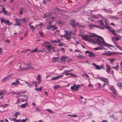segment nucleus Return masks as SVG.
I'll use <instances>...</instances> for the list:
<instances>
[{"instance_id": "8fccbe9b", "label": "nucleus", "mask_w": 122, "mask_h": 122, "mask_svg": "<svg viewBox=\"0 0 122 122\" xmlns=\"http://www.w3.org/2000/svg\"><path fill=\"white\" fill-rule=\"evenodd\" d=\"M28 120V119L26 118L25 119H23L21 120V122H26Z\"/></svg>"}, {"instance_id": "4d7b16f0", "label": "nucleus", "mask_w": 122, "mask_h": 122, "mask_svg": "<svg viewBox=\"0 0 122 122\" xmlns=\"http://www.w3.org/2000/svg\"><path fill=\"white\" fill-rule=\"evenodd\" d=\"M5 93L4 91H1L0 92V96L2 95Z\"/></svg>"}, {"instance_id": "aec40b11", "label": "nucleus", "mask_w": 122, "mask_h": 122, "mask_svg": "<svg viewBox=\"0 0 122 122\" xmlns=\"http://www.w3.org/2000/svg\"><path fill=\"white\" fill-rule=\"evenodd\" d=\"M109 89L110 90L112 91L113 94L115 95L116 94L117 92L114 86H112L109 87Z\"/></svg>"}, {"instance_id": "37998d69", "label": "nucleus", "mask_w": 122, "mask_h": 122, "mask_svg": "<svg viewBox=\"0 0 122 122\" xmlns=\"http://www.w3.org/2000/svg\"><path fill=\"white\" fill-rule=\"evenodd\" d=\"M70 75L71 76L74 77L76 78L77 77V76L76 75L74 74L71 73Z\"/></svg>"}, {"instance_id": "774afa93", "label": "nucleus", "mask_w": 122, "mask_h": 122, "mask_svg": "<svg viewBox=\"0 0 122 122\" xmlns=\"http://www.w3.org/2000/svg\"><path fill=\"white\" fill-rule=\"evenodd\" d=\"M16 122H20V121H21V120L19 119L18 120H16Z\"/></svg>"}, {"instance_id": "c85d7f7f", "label": "nucleus", "mask_w": 122, "mask_h": 122, "mask_svg": "<svg viewBox=\"0 0 122 122\" xmlns=\"http://www.w3.org/2000/svg\"><path fill=\"white\" fill-rule=\"evenodd\" d=\"M114 43L115 45L116 46L118 49L121 50V51H122V48L120 46H118L117 43L115 42V41H114Z\"/></svg>"}, {"instance_id": "20e7f679", "label": "nucleus", "mask_w": 122, "mask_h": 122, "mask_svg": "<svg viewBox=\"0 0 122 122\" xmlns=\"http://www.w3.org/2000/svg\"><path fill=\"white\" fill-rule=\"evenodd\" d=\"M80 87L81 85H78L76 86V84H75L73 86L71 87V89L72 91L74 92L77 91L78 89Z\"/></svg>"}, {"instance_id": "473e14b6", "label": "nucleus", "mask_w": 122, "mask_h": 122, "mask_svg": "<svg viewBox=\"0 0 122 122\" xmlns=\"http://www.w3.org/2000/svg\"><path fill=\"white\" fill-rule=\"evenodd\" d=\"M42 88L43 87L41 86L40 88H36L35 89V90L37 92H38L39 91L41 92Z\"/></svg>"}, {"instance_id": "6ab92c4d", "label": "nucleus", "mask_w": 122, "mask_h": 122, "mask_svg": "<svg viewBox=\"0 0 122 122\" xmlns=\"http://www.w3.org/2000/svg\"><path fill=\"white\" fill-rule=\"evenodd\" d=\"M88 26L89 27V29L90 30L93 29L94 27H98V26L95 25H93L92 24L88 25Z\"/></svg>"}, {"instance_id": "7ed1b4c3", "label": "nucleus", "mask_w": 122, "mask_h": 122, "mask_svg": "<svg viewBox=\"0 0 122 122\" xmlns=\"http://www.w3.org/2000/svg\"><path fill=\"white\" fill-rule=\"evenodd\" d=\"M50 43L49 42L46 41L44 42L43 43V45L46 46V49L48 51H50L53 48V46L50 45Z\"/></svg>"}, {"instance_id": "58836bf2", "label": "nucleus", "mask_w": 122, "mask_h": 122, "mask_svg": "<svg viewBox=\"0 0 122 122\" xmlns=\"http://www.w3.org/2000/svg\"><path fill=\"white\" fill-rule=\"evenodd\" d=\"M20 113L19 112H16L14 114L13 116L17 117H18V115H20Z\"/></svg>"}, {"instance_id": "39448f33", "label": "nucleus", "mask_w": 122, "mask_h": 122, "mask_svg": "<svg viewBox=\"0 0 122 122\" xmlns=\"http://www.w3.org/2000/svg\"><path fill=\"white\" fill-rule=\"evenodd\" d=\"M26 65L27 66V67L23 68L20 71H25L30 69H34L35 68L34 67L32 66V64L31 63L27 64H26Z\"/></svg>"}, {"instance_id": "13d9d810", "label": "nucleus", "mask_w": 122, "mask_h": 122, "mask_svg": "<svg viewBox=\"0 0 122 122\" xmlns=\"http://www.w3.org/2000/svg\"><path fill=\"white\" fill-rule=\"evenodd\" d=\"M51 41L52 43H57V41L56 40H51Z\"/></svg>"}, {"instance_id": "0e129e2a", "label": "nucleus", "mask_w": 122, "mask_h": 122, "mask_svg": "<svg viewBox=\"0 0 122 122\" xmlns=\"http://www.w3.org/2000/svg\"><path fill=\"white\" fill-rule=\"evenodd\" d=\"M40 34L41 36L43 37L44 36V35H43V34L41 32H40Z\"/></svg>"}, {"instance_id": "cd10ccee", "label": "nucleus", "mask_w": 122, "mask_h": 122, "mask_svg": "<svg viewBox=\"0 0 122 122\" xmlns=\"http://www.w3.org/2000/svg\"><path fill=\"white\" fill-rule=\"evenodd\" d=\"M69 72L68 70H64L62 74H65V75L66 76H68V75H70L71 73H69Z\"/></svg>"}, {"instance_id": "e433bc0d", "label": "nucleus", "mask_w": 122, "mask_h": 122, "mask_svg": "<svg viewBox=\"0 0 122 122\" xmlns=\"http://www.w3.org/2000/svg\"><path fill=\"white\" fill-rule=\"evenodd\" d=\"M37 82L36 81H34L32 82V84L34 86L36 87H37Z\"/></svg>"}, {"instance_id": "9d476101", "label": "nucleus", "mask_w": 122, "mask_h": 122, "mask_svg": "<svg viewBox=\"0 0 122 122\" xmlns=\"http://www.w3.org/2000/svg\"><path fill=\"white\" fill-rule=\"evenodd\" d=\"M85 53L86 54H88V56L91 57H95L96 55L92 52L89 51H85Z\"/></svg>"}, {"instance_id": "5fc2aeb1", "label": "nucleus", "mask_w": 122, "mask_h": 122, "mask_svg": "<svg viewBox=\"0 0 122 122\" xmlns=\"http://www.w3.org/2000/svg\"><path fill=\"white\" fill-rule=\"evenodd\" d=\"M46 110L50 113H53V112L51 110H50V109H46Z\"/></svg>"}, {"instance_id": "bf43d9fd", "label": "nucleus", "mask_w": 122, "mask_h": 122, "mask_svg": "<svg viewBox=\"0 0 122 122\" xmlns=\"http://www.w3.org/2000/svg\"><path fill=\"white\" fill-rule=\"evenodd\" d=\"M58 45L59 46H63V44L62 43H60L58 44Z\"/></svg>"}, {"instance_id": "6e6d98bb", "label": "nucleus", "mask_w": 122, "mask_h": 122, "mask_svg": "<svg viewBox=\"0 0 122 122\" xmlns=\"http://www.w3.org/2000/svg\"><path fill=\"white\" fill-rule=\"evenodd\" d=\"M51 26L50 25L49 26H48L46 28V29H47L48 30L49 29H51Z\"/></svg>"}, {"instance_id": "bb28decb", "label": "nucleus", "mask_w": 122, "mask_h": 122, "mask_svg": "<svg viewBox=\"0 0 122 122\" xmlns=\"http://www.w3.org/2000/svg\"><path fill=\"white\" fill-rule=\"evenodd\" d=\"M40 51H42V50H39L37 49V48H36L34 50L31 51V53H35L36 52H40Z\"/></svg>"}, {"instance_id": "5701e85b", "label": "nucleus", "mask_w": 122, "mask_h": 122, "mask_svg": "<svg viewBox=\"0 0 122 122\" xmlns=\"http://www.w3.org/2000/svg\"><path fill=\"white\" fill-rule=\"evenodd\" d=\"M71 23L73 27H75L78 24V23L77 22L76 23L75 21L74 20H71Z\"/></svg>"}, {"instance_id": "1a4fd4ad", "label": "nucleus", "mask_w": 122, "mask_h": 122, "mask_svg": "<svg viewBox=\"0 0 122 122\" xmlns=\"http://www.w3.org/2000/svg\"><path fill=\"white\" fill-rule=\"evenodd\" d=\"M99 79L101 81L106 83V85H108L109 84L108 79L106 78H104L101 77H99Z\"/></svg>"}, {"instance_id": "49530a36", "label": "nucleus", "mask_w": 122, "mask_h": 122, "mask_svg": "<svg viewBox=\"0 0 122 122\" xmlns=\"http://www.w3.org/2000/svg\"><path fill=\"white\" fill-rule=\"evenodd\" d=\"M11 121H15L16 120V118H10L9 119Z\"/></svg>"}, {"instance_id": "72a5a7b5", "label": "nucleus", "mask_w": 122, "mask_h": 122, "mask_svg": "<svg viewBox=\"0 0 122 122\" xmlns=\"http://www.w3.org/2000/svg\"><path fill=\"white\" fill-rule=\"evenodd\" d=\"M27 104V102H26L24 104H21L20 106L21 107L24 108L26 107V105Z\"/></svg>"}, {"instance_id": "4c0bfd02", "label": "nucleus", "mask_w": 122, "mask_h": 122, "mask_svg": "<svg viewBox=\"0 0 122 122\" xmlns=\"http://www.w3.org/2000/svg\"><path fill=\"white\" fill-rule=\"evenodd\" d=\"M41 75H38L37 76V80L39 81H41Z\"/></svg>"}, {"instance_id": "a211bd4d", "label": "nucleus", "mask_w": 122, "mask_h": 122, "mask_svg": "<svg viewBox=\"0 0 122 122\" xmlns=\"http://www.w3.org/2000/svg\"><path fill=\"white\" fill-rule=\"evenodd\" d=\"M25 9L23 7H21L19 11V13L20 15H22L23 12L25 11Z\"/></svg>"}, {"instance_id": "f704fd0d", "label": "nucleus", "mask_w": 122, "mask_h": 122, "mask_svg": "<svg viewBox=\"0 0 122 122\" xmlns=\"http://www.w3.org/2000/svg\"><path fill=\"white\" fill-rule=\"evenodd\" d=\"M59 58V57H54L53 58L52 60L54 62H56L57 61Z\"/></svg>"}, {"instance_id": "f257e3e1", "label": "nucleus", "mask_w": 122, "mask_h": 122, "mask_svg": "<svg viewBox=\"0 0 122 122\" xmlns=\"http://www.w3.org/2000/svg\"><path fill=\"white\" fill-rule=\"evenodd\" d=\"M96 36V34H92L90 35H86L82 36V38L84 40L91 43L97 44L99 46L102 47L104 46L105 47H113V46L111 44H107L103 38L101 37L98 38H93V37Z\"/></svg>"}, {"instance_id": "f03ea898", "label": "nucleus", "mask_w": 122, "mask_h": 122, "mask_svg": "<svg viewBox=\"0 0 122 122\" xmlns=\"http://www.w3.org/2000/svg\"><path fill=\"white\" fill-rule=\"evenodd\" d=\"M17 98H18L17 99V102L16 103V104H18L19 102V100H20L22 102H26L27 99L28 97L26 95L24 96L18 95L17 96Z\"/></svg>"}, {"instance_id": "4be33fe9", "label": "nucleus", "mask_w": 122, "mask_h": 122, "mask_svg": "<svg viewBox=\"0 0 122 122\" xmlns=\"http://www.w3.org/2000/svg\"><path fill=\"white\" fill-rule=\"evenodd\" d=\"M20 84V83L18 79H16V82H13L11 84V85H17Z\"/></svg>"}, {"instance_id": "412c9836", "label": "nucleus", "mask_w": 122, "mask_h": 122, "mask_svg": "<svg viewBox=\"0 0 122 122\" xmlns=\"http://www.w3.org/2000/svg\"><path fill=\"white\" fill-rule=\"evenodd\" d=\"M68 57L65 56H63L60 58V60L63 62H64L66 60V59H67Z\"/></svg>"}, {"instance_id": "c03bdc74", "label": "nucleus", "mask_w": 122, "mask_h": 122, "mask_svg": "<svg viewBox=\"0 0 122 122\" xmlns=\"http://www.w3.org/2000/svg\"><path fill=\"white\" fill-rule=\"evenodd\" d=\"M117 85L119 87H122V83L121 82H118L117 83Z\"/></svg>"}, {"instance_id": "2f4dec72", "label": "nucleus", "mask_w": 122, "mask_h": 122, "mask_svg": "<svg viewBox=\"0 0 122 122\" xmlns=\"http://www.w3.org/2000/svg\"><path fill=\"white\" fill-rule=\"evenodd\" d=\"M44 16L43 17V18H45L46 17L47 18V19H50V15L49 14L48 15H46V14H45L44 15Z\"/></svg>"}, {"instance_id": "dca6fc26", "label": "nucleus", "mask_w": 122, "mask_h": 122, "mask_svg": "<svg viewBox=\"0 0 122 122\" xmlns=\"http://www.w3.org/2000/svg\"><path fill=\"white\" fill-rule=\"evenodd\" d=\"M2 11L3 12L4 14L5 15H10L11 14V13L10 12H8L6 11L5 10V8L4 7H3L2 9Z\"/></svg>"}, {"instance_id": "423d86ee", "label": "nucleus", "mask_w": 122, "mask_h": 122, "mask_svg": "<svg viewBox=\"0 0 122 122\" xmlns=\"http://www.w3.org/2000/svg\"><path fill=\"white\" fill-rule=\"evenodd\" d=\"M92 64L95 67V68L97 70H100L101 69L105 70V68L103 65H102L100 66H99L98 65H96L94 63H92Z\"/></svg>"}, {"instance_id": "a878e982", "label": "nucleus", "mask_w": 122, "mask_h": 122, "mask_svg": "<svg viewBox=\"0 0 122 122\" xmlns=\"http://www.w3.org/2000/svg\"><path fill=\"white\" fill-rule=\"evenodd\" d=\"M116 64V66L113 67L112 68L116 70H118L119 68V65L118 63H115Z\"/></svg>"}, {"instance_id": "2eb2a0df", "label": "nucleus", "mask_w": 122, "mask_h": 122, "mask_svg": "<svg viewBox=\"0 0 122 122\" xmlns=\"http://www.w3.org/2000/svg\"><path fill=\"white\" fill-rule=\"evenodd\" d=\"M11 76V75H8L6 77L4 78L3 79H2V81H6L9 80Z\"/></svg>"}, {"instance_id": "c9c22d12", "label": "nucleus", "mask_w": 122, "mask_h": 122, "mask_svg": "<svg viewBox=\"0 0 122 122\" xmlns=\"http://www.w3.org/2000/svg\"><path fill=\"white\" fill-rule=\"evenodd\" d=\"M120 36L118 35V36H116L115 37V40L116 41H118L119 40L121 39V38L120 37Z\"/></svg>"}, {"instance_id": "4468645a", "label": "nucleus", "mask_w": 122, "mask_h": 122, "mask_svg": "<svg viewBox=\"0 0 122 122\" xmlns=\"http://www.w3.org/2000/svg\"><path fill=\"white\" fill-rule=\"evenodd\" d=\"M63 76V75H58V76H56L55 77H54L53 78H51V80H57L60 78H62Z\"/></svg>"}, {"instance_id": "a19ab883", "label": "nucleus", "mask_w": 122, "mask_h": 122, "mask_svg": "<svg viewBox=\"0 0 122 122\" xmlns=\"http://www.w3.org/2000/svg\"><path fill=\"white\" fill-rule=\"evenodd\" d=\"M61 86H60L59 85H56L55 86H54L53 88L54 90H56L58 89V88L60 87Z\"/></svg>"}, {"instance_id": "a18cd8bd", "label": "nucleus", "mask_w": 122, "mask_h": 122, "mask_svg": "<svg viewBox=\"0 0 122 122\" xmlns=\"http://www.w3.org/2000/svg\"><path fill=\"white\" fill-rule=\"evenodd\" d=\"M108 60L109 61L111 62H114L116 60L114 58H113L111 59H109Z\"/></svg>"}, {"instance_id": "ea45409f", "label": "nucleus", "mask_w": 122, "mask_h": 122, "mask_svg": "<svg viewBox=\"0 0 122 122\" xmlns=\"http://www.w3.org/2000/svg\"><path fill=\"white\" fill-rule=\"evenodd\" d=\"M25 82L27 85L28 86L30 87H32V86L31 84H30L29 82L27 81H25Z\"/></svg>"}, {"instance_id": "0eeeda50", "label": "nucleus", "mask_w": 122, "mask_h": 122, "mask_svg": "<svg viewBox=\"0 0 122 122\" xmlns=\"http://www.w3.org/2000/svg\"><path fill=\"white\" fill-rule=\"evenodd\" d=\"M65 32L66 34L65 37H66V39L67 40H70L71 38V31L68 32L67 31H65Z\"/></svg>"}, {"instance_id": "6e6552de", "label": "nucleus", "mask_w": 122, "mask_h": 122, "mask_svg": "<svg viewBox=\"0 0 122 122\" xmlns=\"http://www.w3.org/2000/svg\"><path fill=\"white\" fill-rule=\"evenodd\" d=\"M3 23H4L5 24H7L8 25H10L12 24V23H10V21L7 20H6L3 18L1 19V23L2 24Z\"/></svg>"}, {"instance_id": "7c9ffc66", "label": "nucleus", "mask_w": 122, "mask_h": 122, "mask_svg": "<svg viewBox=\"0 0 122 122\" xmlns=\"http://www.w3.org/2000/svg\"><path fill=\"white\" fill-rule=\"evenodd\" d=\"M23 93H24V92H15L14 91H12V92H10L11 94H20Z\"/></svg>"}, {"instance_id": "052dcab7", "label": "nucleus", "mask_w": 122, "mask_h": 122, "mask_svg": "<svg viewBox=\"0 0 122 122\" xmlns=\"http://www.w3.org/2000/svg\"><path fill=\"white\" fill-rule=\"evenodd\" d=\"M25 18H24L22 20L23 21V22H25V23L26 22V20H25Z\"/></svg>"}, {"instance_id": "680f3d73", "label": "nucleus", "mask_w": 122, "mask_h": 122, "mask_svg": "<svg viewBox=\"0 0 122 122\" xmlns=\"http://www.w3.org/2000/svg\"><path fill=\"white\" fill-rule=\"evenodd\" d=\"M71 32V35H74L75 34V32Z\"/></svg>"}, {"instance_id": "69168bd1", "label": "nucleus", "mask_w": 122, "mask_h": 122, "mask_svg": "<svg viewBox=\"0 0 122 122\" xmlns=\"http://www.w3.org/2000/svg\"><path fill=\"white\" fill-rule=\"evenodd\" d=\"M104 11L105 12H107V13L108 12L107 10L106 9H104Z\"/></svg>"}, {"instance_id": "f3484780", "label": "nucleus", "mask_w": 122, "mask_h": 122, "mask_svg": "<svg viewBox=\"0 0 122 122\" xmlns=\"http://www.w3.org/2000/svg\"><path fill=\"white\" fill-rule=\"evenodd\" d=\"M112 53L110 51H106L104 53L102 54V55H107V56H111L112 55Z\"/></svg>"}, {"instance_id": "c756f323", "label": "nucleus", "mask_w": 122, "mask_h": 122, "mask_svg": "<svg viewBox=\"0 0 122 122\" xmlns=\"http://www.w3.org/2000/svg\"><path fill=\"white\" fill-rule=\"evenodd\" d=\"M92 17L95 19H98L100 17H101V15H92Z\"/></svg>"}, {"instance_id": "3c124183", "label": "nucleus", "mask_w": 122, "mask_h": 122, "mask_svg": "<svg viewBox=\"0 0 122 122\" xmlns=\"http://www.w3.org/2000/svg\"><path fill=\"white\" fill-rule=\"evenodd\" d=\"M37 26L34 27L33 25H31L30 26V28H31V29L32 30V31L35 28H36Z\"/></svg>"}, {"instance_id": "393cba45", "label": "nucleus", "mask_w": 122, "mask_h": 122, "mask_svg": "<svg viewBox=\"0 0 122 122\" xmlns=\"http://www.w3.org/2000/svg\"><path fill=\"white\" fill-rule=\"evenodd\" d=\"M76 57L79 59H84L85 58V57L84 56L80 54H79V55L77 56Z\"/></svg>"}, {"instance_id": "09e8293b", "label": "nucleus", "mask_w": 122, "mask_h": 122, "mask_svg": "<svg viewBox=\"0 0 122 122\" xmlns=\"http://www.w3.org/2000/svg\"><path fill=\"white\" fill-rule=\"evenodd\" d=\"M102 48L100 47H97L95 48L94 49V50H100Z\"/></svg>"}, {"instance_id": "f8f14e48", "label": "nucleus", "mask_w": 122, "mask_h": 122, "mask_svg": "<svg viewBox=\"0 0 122 122\" xmlns=\"http://www.w3.org/2000/svg\"><path fill=\"white\" fill-rule=\"evenodd\" d=\"M98 22L100 24V26H98L97 28L101 29H103L104 28V27L103 26V24L101 20H99L98 21Z\"/></svg>"}, {"instance_id": "b1692460", "label": "nucleus", "mask_w": 122, "mask_h": 122, "mask_svg": "<svg viewBox=\"0 0 122 122\" xmlns=\"http://www.w3.org/2000/svg\"><path fill=\"white\" fill-rule=\"evenodd\" d=\"M106 66L107 68L106 71L108 73H109L111 70V68L109 65L107 64L106 65Z\"/></svg>"}, {"instance_id": "ddd939ff", "label": "nucleus", "mask_w": 122, "mask_h": 122, "mask_svg": "<svg viewBox=\"0 0 122 122\" xmlns=\"http://www.w3.org/2000/svg\"><path fill=\"white\" fill-rule=\"evenodd\" d=\"M106 28H107L113 34L114 36H115L117 34V33H116L115 31L113 29H110L108 26L105 27Z\"/></svg>"}, {"instance_id": "de8ad7c7", "label": "nucleus", "mask_w": 122, "mask_h": 122, "mask_svg": "<svg viewBox=\"0 0 122 122\" xmlns=\"http://www.w3.org/2000/svg\"><path fill=\"white\" fill-rule=\"evenodd\" d=\"M71 116L74 117H78L77 114H75L73 115H71Z\"/></svg>"}, {"instance_id": "603ef678", "label": "nucleus", "mask_w": 122, "mask_h": 122, "mask_svg": "<svg viewBox=\"0 0 122 122\" xmlns=\"http://www.w3.org/2000/svg\"><path fill=\"white\" fill-rule=\"evenodd\" d=\"M8 105V104H6L4 105H3L1 106H0V107H5L6 106H7Z\"/></svg>"}, {"instance_id": "338daca9", "label": "nucleus", "mask_w": 122, "mask_h": 122, "mask_svg": "<svg viewBox=\"0 0 122 122\" xmlns=\"http://www.w3.org/2000/svg\"><path fill=\"white\" fill-rule=\"evenodd\" d=\"M39 25H40V26L41 27L43 25H44L43 24V23H40L39 24Z\"/></svg>"}, {"instance_id": "79ce46f5", "label": "nucleus", "mask_w": 122, "mask_h": 122, "mask_svg": "<svg viewBox=\"0 0 122 122\" xmlns=\"http://www.w3.org/2000/svg\"><path fill=\"white\" fill-rule=\"evenodd\" d=\"M57 29V27H56L54 26H52L51 27V29L52 30H56Z\"/></svg>"}, {"instance_id": "864d4df0", "label": "nucleus", "mask_w": 122, "mask_h": 122, "mask_svg": "<svg viewBox=\"0 0 122 122\" xmlns=\"http://www.w3.org/2000/svg\"><path fill=\"white\" fill-rule=\"evenodd\" d=\"M111 18L112 19H118V18L117 17H115L113 16H112L111 17Z\"/></svg>"}, {"instance_id": "9b49d317", "label": "nucleus", "mask_w": 122, "mask_h": 122, "mask_svg": "<svg viewBox=\"0 0 122 122\" xmlns=\"http://www.w3.org/2000/svg\"><path fill=\"white\" fill-rule=\"evenodd\" d=\"M15 20H16L15 24H14L15 26L21 25L22 24L21 20L17 18H15Z\"/></svg>"}, {"instance_id": "e2e57ef3", "label": "nucleus", "mask_w": 122, "mask_h": 122, "mask_svg": "<svg viewBox=\"0 0 122 122\" xmlns=\"http://www.w3.org/2000/svg\"><path fill=\"white\" fill-rule=\"evenodd\" d=\"M2 53V49L0 48V55H1Z\"/></svg>"}]
</instances>
